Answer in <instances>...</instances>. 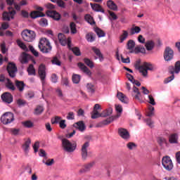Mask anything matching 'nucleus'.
I'll return each mask as SVG.
<instances>
[{
  "label": "nucleus",
  "mask_w": 180,
  "mask_h": 180,
  "mask_svg": "<svg viewBox=\"0 0 180 180\" xmlns=\"http://www.w3.org/2000/svg\"><path fill=\"white\" fill-rule=\"evenodd\" d=\"M88 147H89V142H85L82 146L81 155L83 161L86 160V158H88Z\"/></svg>",
  "instance_id": "13"
},
{
  "label": "nucleus",
  "mask_w": 180,
  "mask_h": 180,
  "mask_svg": "<svg viewBox=\"0 0 180 180\" xmlns=\"http://www.w3.org/2000/svg\"><path fill=\"white\" fill-rule=\"evenodd\" d=\"M1 101L4 103L11 104L13 102V96L10 92H4L1 96Z\"/></svg>",
  "instance_id": "12"
},
{
  "label": "nucleus",
  "mask_w": 180,
  "mask_h": 180,
  "mask_svg": "<svg viewBox=\"0 0 180 180\" xmlns=\"http://www.w3.org/2000/svg\"><path fill=\"white\" fill-rule=\"evenodd\" d=\"M141 63V60L138 59L134 64V67L136 70H139V72H141V74H142L143 77H147L148 74V70L152 71L154 68L153 67V65L150 63L144 62L142 65H140Z\"/></svg>",
  "instance_id": "1"
},
{
  "label": "nucleus",
  "mask_w": 180,
  "mask_h": 180,
  "mask_svg": "<svg viewBox=\"0 0 180 180\" xmlns=\"http://www.w3.org/2000/svg\"><path fill=\"white\" fill-rule=\"evenodd\" d=\"M86 89L89 94H94L95 92V86L91 83L86 84Z\"/></svg>",
  "instance_id": "43"
},
{
  "label": "nucleus",
  "mask_w": 180,
  "mask_h": 180,
  "mask_svg": "<svg viewBox=\"0 0 180 180\" xmlns=\"http://www.w3.org/2000/svg\"><path fill=\"white\" fill-rule=\"evenodd\" d=\"M127 46L128 50H133V49H134V46H136V42H134V41L132 39H130L128 41Z\"/></svg>",
  "instance_id": "47"
},
{
  "label": "nucleus",
  "mask_w": 180,
  "mask_h": 180,
  "mask_svg": "<svg viewBox=\"0 0 180 180\" xmlns=\"http://www.w3.org/2000/svg\"><path fill=\"white\" fill-rule=\"evenodd\" d=\"M38 74L42 82L46 79V65L41 64L38 69Z\"/></svg>",
  "instance_id": "17"
},
{
  "label": "nucleus",
  "mask_w": 180,
  "mask_h": 180,
  "mask_svg": "<svg viewBox=\"0 0 180 180\" xmlns=\"http://www.w3.org/2000/svg\"><path fill=\"white\" fill-rule=\"evenodd\" d=\"M39 49L41 53H50L52 49L50 41L46 38H41L39 41Z\"/></svg>",
  "instance_id": "3"
},
{
  "label": "nucleus",
  "mask_w": 180,
  "mask_h": 180,
  "mask_svg": "<svg viewBox=\"0 0 180 180\" xmlns=\"http://www.w3.org/2000/svg\"><path fill=\"white\" fill-rule=\"evenodd\" d=\"M15 120V115L11 112H6L2 115L1 117V122L3 124H9Z\"/></svg>",
  "instance_id": "5"
},
{
  "label": "nucleus",
  "mask_w": 180,
  "mask_h": 180,
  "mask_svg": "<svg viewBox=\"0 0 180 180\" xmlns=\"http://www.w3.org/2000/svg\"><path fill=\"white\" fill-rule=\"evenodd\" d=\"M44 112V108L41 105H38L37 108L34 109V114L36 115H39L43 113Z\"/></svg>",
  "instance_id": "39"
},
{
  "label": "nucleus",
  "mask_w": 180,
  "mask_h": 180,
  "mask_svg": "<svg viewBox=\"0 0 180 180\" xmlns=\"http://www.w3.org/2000/svg\"><path fill=\"white\" fill-rule=\"evenodd\" d=\"M39 25L42 27H46V26H49V21L47 20V19L42 18L39 20Z\"/></svg>",
  "instance_id": "49"
},
{
  "label": "nucleus",
  "mask_w": 180,
  "mask_h": 180,
  "mask_svg": "<svg viewBox=\"0 0 180 180\" xmlns=\"http://www.w3.org/2000/svg\"><path fill=\"white\" fill-rule=\"evenodd\" d=\"M79 68L84 72V74H86V75H89V77H91L92 72H91V70H89V68L86 67L84 63H78Z\"/></svg>",
  "instance_id": "20"
},
{
  "label": "nucleus",
  "mask_w": 180,
  "mask_h": 180,
  "mask_svg": "<svg viewBox=\"0 0 180 180\" xmlns=\"http://www.w3.org/2000/svg\"><path fill=\"white\" fill-rule=\"evenodd\" d=\"M32 58V56L29 55V53H27L26 52H23L21 56L20 63L21 64H27Z\"/></svg>",
  "instance_id": "19"
},
{
  "label": "nucleus",
  "mask_w": 180,
  "mask_h": 180,
  "mask_svg": "<svg viewBox=\"0 0 180 180\" xmlns=\"http://www.w3.org/2000/svg\"><path fill=\"white\" fill-rule=\"evenodd\" d=\"M115 110L117 112V115H120L123 112V107L120 105H115Z\"/></svg>",
  "instance_id": "55"
},
{
  "label": "nucleus",
  "mask_w": 180,
  "mask_h": 180,
  "mask_svg": "<svg viewBox=\"0 0 180 180\" xmlns=\"http://www.w3.org/2000/svg\"><path fill=\"white\" fill-rule=\"evenodd\" d=\"M163 57L166 61H171L174 58V50L171 47L167 46L165 49Z\"/></svg>",
  "instance_id": "11"
},
{
  "label": "nucleus",
  "mask_w": 180,
  "mask_h": 180,
  "mask_svg": "<svg viewBox=\"0 0 180 180\" xmlns=\"http://www.w3.org/2000/svg\"><path fill=\"white\" fill-rule=\"evenodd\" d=\"M56 2L60 8H65V3L63 0H58Z\"/></svg>",
  "instance_id": "63"
},
{
  "label": "nucleus",
  "mask_w": 180,
  "mask_h": 180,
  "mask_svg": "<svg viewBox=\"0 0 180 180\" xmlns=\"http://www.w3.org/2000/svg\"><path fill=\"white\" fill-rule=\"evenodd\" d=\"M51 62L52 64H55L56 65H61V61L58 60V58H57V56L53 57Z\"/></svg>",
  "instance_id": "54"
},
{
  "label": "nucleus",
  "mask_w": 180,
  "mask_h": 180,
  "mask_svg": "<svg viewBox=\"0 0 180 180\" xmlns=\"http://www.w3.org/2000/svg\"><path fill=\"white\" fill-rule=\"evenodd\" d=\"M108 13H109L110 16L112 18V20H117V15H116V13H115V12L108 11Z\"/></svg>",
  "instance_id": "61"
},
{
  "label": "nucleus",
  "mask_w": 180,
  "mask_h": 180,
  "mask_svg": "<svg viewBox=\"0 0 180 180\" xmlns=\"http://www.w3.org/2000/svg\"><path fill=\"white\" fill-rule=\"evenodd\" d=\"M169 142L171 144H176L178 143V134H172L169 137Z\"/></svg>",
  "instance_id": "31"
},
{
  "label": "nucleus",
  "mask_w": 180,
  "mask_h": 180,
  "mask_svg": "<svg viewBox=\"0 0 180 180\" xmlns=\"http://www.w3.org/2000/svg\"><path fill=\"white\" fill-rule=\"evenodd\" d=\"M94 32H96L97 36H98V37H105V32H103V30H102L101 29H100L99 27H96L94 29Z\"/></svg>",
  "instance_id": "40"
},
{
  "label": "nucleus",
  "mask_w": 180,
  "mask_h": 180,
  "mask_svg": "<svg viewBox=\"0 0 180 180\" xmlns=\"http://www.w3.org/2000/svg\"><path fill=\"white\" fill-rule=\"evenodd\" d=\"M21 36L23 41L27 43H32L36 39V33L34 31L30 30H24L21 33Z\"/></svg>",
  "instance_id": "4"
},
{
  "label": "nucleus",
  "mask_w": 180,
  "mask_h": 180,
  "mask_svg": "<svg viewBox=\"0 0 180 180\" xmlns=\"http://www.w3.org/2000/svg\"><path fill=\"white\" fill-rule=\"evenodd\" d=\"M22 126H24V127H26L27 129H32V127L34 126V124L30 120L22 122Z\"/></svg>",
  "instance_id": "38"
},
{
  "label": "nucleus",
  "mask_w": 180,
  "mask_h": 180,
  "mask_svg": "<svg viewBox=\"0 0 180 180\" xmlns=\"http://www.w3.org/2000/svg\"><path fill=\"white\" fill-rule=\"evenodd\" d=\"M120 117V114L110 117L107 118L105 120H103L96 125V127H103V126H106L107 124H110L112 122L116 120Z\"/></svg>",
  "instance_id": "9"
},
{
  "label": "nucleus",
  "mask_w": 180,
  "mask_h": 180,
  "mask_svg": "<svg viewBox=\"0 0 180 180\" xmlns=\"http://www.w3.org/2000/svg\"><path fill=\"white\" fill-rule=\"evenodd\" d=\"M118 134L124 140H129V139H130V133L129 132V131H127V129L124 128H119Z\"/></svg>",
  "instance_id": "15"
},
{
  "label": "nucleus",
  "mask_w": 180,
  "mask_h": 180,
  "mask_svg": "<svg viewBox=\"0 0 180 180\" xmlns=\"http://www.w3.org/2000/svg\"><path fill=\"white\" fill-rule=\"evenodd\" d=\"M175 73L172 74V75L167 78H166L164 81L165 84H168L169 82H171L174 78H175Z\"/></svg>",
  "instance_id": "56"
},
{
  "label": "nucleus",
  "mask_w": 180,
  "mask_h": 180,
  "mask_svg": "<svg viewBox=\"0 0 180 180\" xmlns=\"http://www.w3.org/2000/svg\"><path fill=\"white\" fill-rule=\"evenodd\" d=\"M32 143V141L30 139H28L25 143L22 145V148L25 153V154H27L29 152V148H30V144Z\"/></svg>",
  "instance_id": "32"
},
{
  "label": "nucleus",
  "mask_w": 180,
  "mask_h": 180,
  "mask_svg": "<svg viewBox=\"0 0 180 180\" xmlns=\"http://www.w3.org/2000/svg\"><path fill=\"white\" fill-rule=\"evenodd\" d=\"M6 88L7 89H10V91H15L16 87H15V84H13V82H12V80H11L9 78L6 79Z\"/></svg>",
  "instance_id": "23"
},
{
  "label": "nucleus",
  "mask_w": 180,
  "mask_h": 180,
  "mask_svg": "<svg viewBox=\"0 0 180 180\" xmlns=\"http://www.w3.org/2000/svg\"><path fill=\"white\" fill-rule=\"evenodd\" d=\"M95 165V162H91L84 165L83 167L79 170L80 174H85V172H89L91 169Z\"/></svg>",
  "instance_id": "18"
},
{
  "label": "nucleus",
  "mask_w": 180,
  "mask_h": 180,
  "mask_svg": "<svg viewBox=\"0 0 180 180\" xmlns=\"http://www.w3.org/2000/svg\"><path fill=\"white\" fill-rule=\"evenodd\" d=\"M133 92H134V94H136L134 96V99H136V101H141V99L140 98L141 96V94L140 93L139 88L136 87V86H134Z\"/></svg>",
  "instance_id": "35"
},
{
  "label": "nucleus",
  "mask_w": 180,
  "mask_h": 180,
  "mask_svg": "<svg viewBox=\"0 0 180 180\" xmlns=\"http://www.w3.org/2000/svg\"><path fill=\"white\" fill-rule=\"evenodd\" d=\"M129 37V32L126 30L122 31V34L120 35V43H123L126 39Z\"/></svg>",
  "instance_id": "37"
},
{
  "label": "nucleus",
  "mask_w": 180,
  "mask_h": 180,
  "mask_svg": "<svg viewBox=\"0 0 180 180\" xmlns=\"http://www.w3.org/2000/svg\"><path fill=\"white\" fill-rule=\"evenodd\" d=\"M148 99H149L148 103H150L153 106H155L156 103H155V100L154 99V97H153L151 95H149Z\"/></svg>",
  "instance_id": "57"
},
{
  "label": "nucleus",
  "mask_w": 180,
  "mask_h": 180,
  "mask_svg": "<svg viewBox=\"0 0 180 180\" xmlns=\"http://www.w3.org/2000/svg\"><path fill=\"white\" fill-rule=\"evenodd\" d=\"M86 39L87 41L92 43L93 41H95V35L94 34V33L89 32L86 35Z\"/></svg>",
  "instance_id": "42"
},
{
  "label": "nucleus",
  "mask_w": 180,
  "mask_h": 180,
  "mask_svg": "<svg viewBox=\"0 0 180 180\" xmlns=\"http://www.w3.org/2000/svg\"><path fill=\"white\" fill-rule=\"evenodd\" d=\"M69 50H72V51L73 54H75V56H81V51L79 50V48H78V47L71 48V44H70V49H69Z\"/></svg>",
  "instance_id": "45"
},
{
  "label": "nucleus",
  "mask_w": 180,
  "mask_h": 180,
  "mask_svg": "<svg viewBox=\"0 0 180 180\" xmlns=\"http://www.w3.org/2000/svg\"><path fill=\"white\" fill-rule=\"evenodd\" d=\"M16 15V11L13 9L11 6L8 7V12H4L3 13V20H11V19H13V16Z\"/></svg>",
  "instance_id": "10"
},
{
  "label": "nucleus",
  "mask_w": 180,
  "mask_h": 180,
  "mask_svg": "<svg viewBox=\"0 0 180 180\" xmlns=\"http://www.w3.org/2000/svg\"><path fill=\"white\" fill-rule=\"evenodd\" d=\"M16 43H17L18 46L19 47H20V49H22V50H26V49H27V47L26 46L25 43H23L22 41H20V39H18L16 41Z\"/></svg>",
  "instance_id": "53"
},
{
  "label": "nucleus",
  "mask_w": 180,
  "mask_h": 180,
  "mask_svg": "<svg viewBox=\"0 0 180 180\" xmlns=\"http://www.w3.org/2000/svg\"><path fill=\"white\" fill-rule=\"evenodd\" d=\"M90 6L91 7V9L94 11L95 12H101V13H105V10L103 8H102V6L98 4H92L90 3Z\"/></svg>",
  "instance_id": "21"
},
{
  "label": "nucleus",
  "mask_w": 180,
  "mask_h": 180,
  "mask_svg": "<svg viewBox=\"0 0 180 180\" xmlns=\"http://www.w3.org/2000/svg\"><path fill=\"white\" fill-rule=\"evenodd\" d=\"M0 29H1L3 30H6V29H9V23L6 22H4L1 24V27H0Z\"/></svg>",
  "instance_id": "62"
},
{
  "label": "nucleus",
  "mask_w": 180,
  "mask_h": 180,
  "mask_svg": "<svg viewBox=\"0 0 180 180\" xmlns=\"http://www.w3.org/2000/svg\"><path fill=\"white\" fill-rule=\"evenodd\" d=\"M84 63L86 64V65L89 67V68H94V62L92 60H91L89 58H85L84 59Z\"/></svg>",
  "instance_id": "48"
},
{
  "label": "nucleus",
  "mask_w": 180,
  "mask_h": 180,
  "mask_svg": "<svg viewBox=\"0 0 180 180\" xmlns=\"http://www.w3.org/2000/svg\"><path fill=\"white\" fill-rule=\"evenodd\" d=\"M58 39L59 43H60V44H61V46H64L67 44L68 48L71 49V37H68L67 38V37H65L64 34L59 33L58 34Z\"/></svg>",
  "instance_id": "6"
},
{
  "label": "nucleus",
  "mask_w": 180,
  "mask_h": 180,
  "mask_svg": "<svg viewBox=\"0 0 180 180\" xmlns=\"http://www.w3.org/2000/svg\"><path fill=\"white\" fill-rule=\"evenodd\" d=\"M140 32H141V28L139 26H134V25L130 29L129 34L131 36H133L134 34H139Z\"/></svg>",
  "instance_id": "30"
},
{
  "label": "nucleus",
  "mask_w": 180,
  "mask_h": 180,
  "mask_svg": "<svg viewBox=\"0 0 180 180\" xmlns=\"http://www.w3.org/2000/svg\"><path fill=\"white\" fill-rule=\"evenodd\" d=\"M59 126L60 129H65V127H67V124H65V120H61L59 122Z\"/></svg>",
  "instance_id": "64"
},
{
  "label": "nucleus",
  "mask_w": 180,
  "mask_h": 180,
  "mask_svg": "<svg viewBox=\"0 0 180 180\" xmlns=\"http://www.w3.org/2000/svg\"><path fill=\"white\" fill-rule=\"evenodd\" d=\"M169 72L170 74H179L180 72V60H178L175 63L174 67H169Z\"/></svg>",
  "instance_id": "16"
},
{
  "label": "nucleus",
  "mask_w": 180,
  "mask_h": 180,
  "mask_svg": "<svg viewBox=\"0 0 180 180\" xmlns=\"http://www.w3.org/2000/svg\"><path fill=\"white\" fill-rule=\"evenodd\" d=\"M73 126L79 131H84L85 129H86V127H85V123H84V121H79L75 123Z\"/></svg>",
  "instance_id": "22"
},
{
  "label": "nucleus",
  "mask_w": 180,
  "mask_h": 180,
  "mask_svg": "<svg viewBox=\"0 0 180 180\" xmlns=\"http://www.w3.org/2000/svg\"><path fill=\"white\" fill-rule=\"evenodd\" d=\"M72 80L73 84H79V81H81V76L79 75H73Z\"/></svg>",
  "instance_id": "44"
},
{
  "label": "nucleus",
  "mask_w": 180,
  "mask_h": 180,
  "mask_svg": "<svg viewBox=\"0 0 180 180\" xmlns=\"http://www.w3.org/2000/svg\"><path fill=\"white\" fill-rule=\"evenodd\" d=\"M70 26L71 33H72V34H75V33H77V25H75V22H71Z\"/></svg>",
  "instance_id": "52"
},
{
  "label": "nucleus",
  "mask_w": 180,
  "mask_h": 180,
  "mask_svg": "<svg viewBox=\"0 0 180 180\" xmlns=\"http://www.w3.org/2000/svg\"><path fill=\"white\" fill-rule=\"evenodd\" d=\"M155 46V43L153 40H148L145 44V47L148 51H151Z\"/></svg>",
  "instance_id": "27"
},
{
  "label": "nucleus",
  "mask_w": 180,
  "mask_h": 180,
  "mask_svg": "<svg viewBox=\"0 0 180 180\" xmlns=\"http://www.w3.org/2000/svg\"><path fill=\"white\" fill-rule=\"evenodd\" d=\"M146 124L150 127V129H153V127H154V122H153V120H151V119L148 118L147 120H146Z\"/></svg>",
  "instance_id": "60"
},
{
  "label": "nucleus",
  "mask_w": 180,
  "mask_h": 180,
  "mask_svg": "<svg viewBox=\"0 0 180 180\" xmlns=\"http://www.w3.org/2000/svg\"><path fill=\"white\" fill-rule=\"evenodd\" d=\"M66 118L68 120H74V119H75V115H74L73 112H68Z\"/></svg>",
  "instance_id": "58"
},
{
  "label": "nucleus",
  "mask_w": 180,
  "mask_h": 180,
  "mask_svg": "<svg viewBox=\"0 0 180 180\" xmlns=\"http://www.w3.org/2000/svg\"><path fill=\"white\" fill-rule=\"evenodd\" d=\"M15 84L16 88H18L20 92H23V91H25V86H26V84H25V82L23 81L15 80Z\"/></svg>",
  "instance_id": "24"
},
{
  "label": "nucleus",
  "mask_w": 180,
  "mask_h": 180,
  "mask_svg": "<svg viewBox=\"0 0 180 180\" xmlns=\"http://www.w3.org/2000/svg\"><path fill=\"white\" fill-rule=\"evenodd\" d=\"M162 165L167 171H171L174 168V164L169 156H165L162 159Z\"/></svg>",
  "instance_id": "7"
},
{
  "label": "nucleus",
  "mask_w": 180,
  "mask_h": 180,
  "mask_svg": "<svg viewBox=\"0 0 180 180\" xmlns=\"http://www.w3.org/2000/svg\"><path fill=\"white\" fill-rule=\"evenodd\" d=\"M84 19L89 23V25H95V20H94V18L91 15L86 14L84 16Z\"/></svg>",
  "instance_id": "41"
},
{
  "label": "nucleus",
  "mask_w": 180,
  "mask_h": 180,
  "mask_svg": "<svg viewBox=\"0 0 180 180\" xmlns=\"http://www.w3.org/2000/svg\"><path fill=\"white\" fill-rule=\"evenodd\" d=\"M107 6L109 8V9H111V11H117V6L112 0L107 1Z\"/></svg>",
  "instance_id": "33"
},
{
  "label": "nucleus",
  "mask_w": 180,
  "mask_h": 180,
  "mask_svg": "<svg viewBox=\"0 0 180 180\" xmlns=\"http://www.w3.org/2000/svg\"><path fill=\"white\" fill-rule=\"evenodd\" d=\"M44 16H46V15L40 11H32L30 13V17L32 19H37V18H44Z\"/></svg>",
  "instance_id": "28"
},
{
  "label": "nucleus",
  "mask_w": 180,
  "mask_h": 180,
  "mask_svg": "<svg viewBox=\"0 0 180 180\" xmlns=\"http://www.w3.org/2000/svg\"><path fill=\"white\" fill-rule=\"evenodd\" d=\"M158 144H160L161 147H162L164 144H167V139H165V138L163 137H159L158 139Z\"/></svg>",
  "instance_id": "51"
},
{
  "label": "nucleus",
  "mask_w": 180,
  "mask_h": 180,
  "mask_svg": "<svg viewBox=\"0 0 180 180\" xmlns=\"http://www.w3.org/2000/svg\"><path fill=\"white\" fill-rule=\"evenodd\" d=\"M127 147L129 148V150H133V148H136L137 146L133 142H129L127 144Z\"/></svg>",
  "instance_id": "59"
},
{
  "label": "nucleus",
  "mask_w": 180,
  "mask_h": 180,
  "mask_svg": "<svg viewBox=\"0 0 180 180\" xmlns=\"http://www.w3.org/2000/svg\"><path fill=\"white\" fill-rule=\"evenodd\" d=\"M92 51H94V54L97 56L98 58L100 60V61H102L103 60V55L102 54V52H101V50L95 46L91 48Z\"/></svg>",
  "instance_id": "26"
},
{
  "label": "nucleus",
  "mask_w": 180,
  "mask_h": 180,
  "mask_svg": "<svg viewBox=\"0 0 180 180\" xmlns=\"http://www.w3.org/2000/svg\"><path fill=\"white\" fill-rule=\"evenodd\" d=\"M117 96L118 99L123 103H129V98H127V97H126L123 93L117 92Z\"/></svg>",
  "instance_id": "29"
},
{
  "label": "nucleus",
  "mask_w": 180,
  "mask_h": 180,
  "mask_svg": "<svg viewBox=\"0 0 180 180\" xmlns=\"http://www.w3.org/2000/svg\"><path fill=\"white\" fill-rule=\"evenodd\" d=\"M28 72V75H36V69H34V66L33 64H30L27 69Z\"/></svg>",
  "instance_id": "36"
},
{
  "label": "nucleus",
  "mask_w": 180,
  "mask_h": 180,
  "mask_svg": "<svg viewBox=\"0 0 180 180\" xmlns=\"http://www.w3.org/2000/svg\"><path fill=\"white\" fill-rule=\"evenodd\" d=\"M98 117H102V113H99L98 111L93 110L91 112V119H98Z\"/></svg>",
  "instance_id": "46"
},
{
  "label": "nucleus",
  "mask_w": 180,
  "mask_h": 180,
  "mask_svg": "<svg viewBox=\"0 0 180 180\" xmlns=\"http://www.w3.org/2000/svg\"><path fill=\"white\" fill-rule=\"evenodd\" d=\"M129 53H135L136 54H139V53H142L143 54H145L146 53V48L144 46L139 45L135 47L134 50L130 51Z\"/></svg>",
  "instance_id": "25"
},
{
  "label": "nucleus",
  "mask_w": 180,
  "mask_h": 180,
  "mask_svg": "<svg viewBox=\"0 0 180 180\" xmlns=\"http://www.w3.org/2000/svg\"><path fill=\"white\" fill-rule=\"evenodd\" d=\"M46 14L49 17L52 18L53 20H60L61 19V15L58 12L53 10H47Z\"/></svg>",
  "instance_id": "14"
},
{
  "label": "nucleus",
  "mask_w": 180,
  "mask_h": 180,
  "mask_svg": "<svg viewBox=\"0 0 180 180\" xmlns=\"http://www.w3.org/2000/svg\"><path fill=\"white\" fill-rule=\"evenodd\" d=\"M6 70L11 78H15L16 77V73L18 72V68L16 65L13 63H9L7 65Z\"/></svg>",
  "instance_id": "8"
},
{
  "label": "nucleus",
  "mask_w": 180,
  "mask_h": 180,
  "mask_svg": "<svg viewBox=\"0 0 180 180\" xmlns=\"http://www.w3.org/2000/svg\"><path fill=\"white\" fill-rule=\"evenodd\" d=\"M112 113H113V108H109L101 112V117H108V116H110Z\"/></svg>",
  "instance_id": "34"
},
{
  "label": "nucleus",
  "mask_w": 180,
  "mask_h": 180,
  "mask_svg": "<svg viewBox=\"0 0 180 180\" xmlns=\"http://www.w3.org/2000/svg\"><path fill=\"white\" fill-rule=\"evenodd\" d=\"M62 141V148L66 153H74L77 150V143H71L70 140L65 138H60Z\"/></svg>",
  "instance_id": "2"
},
{
  "label": "nucleus",
  "mask_w": 180,
  "mask_h": 180,
  "mask_svg": "<svg viewBox=\"0 0 180 180\" xmlns=\"http://www.w3.org/2000/svg\"><path fill=\"white\" fill-rule=\"evenodd\" d=\"M146 116L148 117H151V116H154V107L150 106L148 108V111L146 112Z\"/></svg>",
  "instance_id": "50"
}]
</instances>
